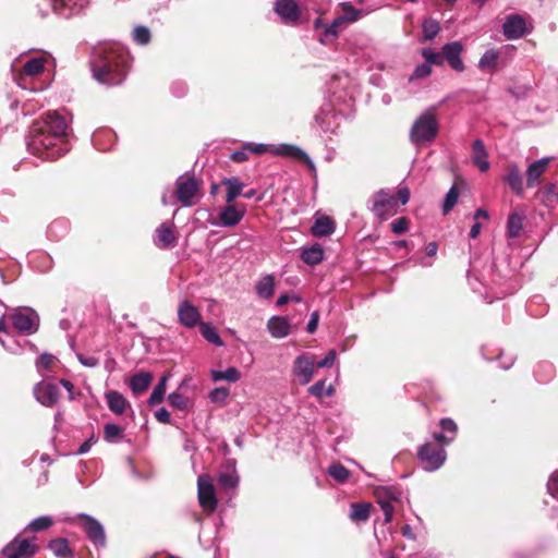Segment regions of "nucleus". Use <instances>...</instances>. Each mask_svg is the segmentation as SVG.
Instances as JSON below:
<instances>
[{
	"mask_svg": "<svg viewBox=\"0 0 558 558\" xmlns=\"http://www.w3.org/2000/svg\"><path fill=\"white\" fill-rule=\"evenodd\" d=\"M472 149H473V156H472L473 163L475 166H477L482 172H486L489 169V162L487 160L488 154L485 149L483 141L480 138L475 140L473 142Z\"/></svg>",
	"mask_w": 558,
	"mask_h": 558,
	"instance_id": "24",
	"label": "nucleus"
},
{
	"mask_svg": "<svg viewBox=\"0 0 558 558\" xmlns=\"http://www.w3.org/2000/svg\"><path fill=\"white\" fill-rule=\"evenodd\" d=\"M157 244L160 247L167 248L174 246L177 236L174 235L173 228L170 225L162 223L157 230Z\"/></svg>",
	"mask_w": 558,
	"mask_h": 558,
	"instance_id": "29",
	"label": "nucleus"
},
{
	"mask_svg": "<svg viewBox=\"0 0 558 558\" xmlns=\"http://www.w3.org/2000/svg\"><path fill=\"white\" fill-rule=\"evenodd\" d=\"M107 404L110 411L117 415H121L130 407L129 401L118 391L111 390L106 393Z\"/></svg>",
	"mask_w": 558,
	"mask_h": 558,
	"instance_id": "26",
	"label": "nucleus"
},
{
	"mask_svg": "<svg viewBox=\"0 0 558 558\" xmlns=\"http://www.w3.org/2000/svg\"><path fill=\"white\" fill-rule=\"evenodd\" d=\"M221 184L227 186L226 202L228 204H233L235 198L242 195L244 184L240 181L239 178H225L222 179Z\"/></svg>",
	"mask_w": 558,
	"mask_h": 558,
	"instance_id": "28",
	"label": "nucleus"
},
{
	"mask_svg": "<svg viewBox=\"0 0 558 558\" xmlns=\"http://www.w3.org/2000/svg\"><path fill=\"white\" fill-rule=\"evenodd\" d=\"M430 73H432V65L425 61V63H422L415 68L412 78L413 77H415V78L427 77Z\"/></svg>",
	"mask_w": 558,
	"mask_h": 558,
	"instance_id": "51",
	"label": "nucleus"
},
{
	"mask_svg": "<svg viewBox=\"0 0 558 558\" xmlns=\"http://www.w3.org/2000/svg\"><path fill=\"white\" fill-rule=\"evenodd\" d=\"M275 289V278L272 275H266L264 276L257 283H256V293L258 296L263 299H270L274 294Z\"/></svg>",
	"mask_w": 558,
	"mask_h": 558,
	"instance_id": "34",
	"label": "nucleus"
},
{
	"mask_svg": "<svg viewBox=\"0 0 558 558\" xmlns=\"http://www.w3.org/2000/svg\"><path fill=\"white\" fill-rule=\"evenodd\" d=\"M372 211L379 217L381 220L393 216L398 211L397 199L384 190L378 191L373 196Z\"/></svg>",
	"mask_w": 558,
	"mask_h": 558,
	"instance_id": "7",
	"label": "nucleus"
},
{
	"mask_svg": "<svg viewBox=\"0 0 558 558\" xmlns=\"http://www.w3.org/2000/svg\"><path fill=\"white\" fill-rule=\"evenodd\" d=\"M312 234L315 236H326L335 231V222L328 216L317 218L311 228Z\"/></svg>",
	"mask_w": 558,
	"mask_h": 558,
	"instance_id": "30",
	"label": "nucleus"
},
{
	"mask_svg": "<svg viewBox=\"0 0 558 558\" xmlns=\"http://www.w3.org/2000/svg\"><path fill=\"white\" fill-rule=\"evenodd\" d=\"M417 457L425 471L439 469L446 460V451L437 444L426 442L417 451Z\"/></svg>",
	"mask_w": 558,
	"mask_h": 558,
	"instance_id": "6",
	"label": "nucleus"
},
{
	"mask_svg": "<svg viewBox=\"0 0 558 558\" xmlns=\"http://www.w3.org/2000/svg\"><path fill=\"white\" fill-rule=\"evenodd\" d=\"M439 425L442 430L449 432L452 435H456L458 432V425L451 418H442Z\"/></svg>",
	"mask_w": 558,
	"mask_h": 558,
	"instance_id": "56",
	"label": "nucleus"
},
{
	"mask_svg": "<svg viewBox=\"0 0 558 558\" xmlns=\"http://www.w3.org/2000/svg\"><path fill=\"white\" fill-rule=\"evenodd\" d=\"M245 148L248 150V153L256 155H262L269 151V146L265 144L246 143Z\"/></svg>",
	"mask_w": 558,
	"mask_h": 558,
	"instance_id": "55",
	"label": "nucleus"
},
{
	"mask_svg": "<svg viewBox=\"0 0 558 558\" xmlns=\"http://www.w3.org/2000/svg\"><path fill=\"white\" fill-rule=\"evenodd\" d=\"M244 215V207L239 208L236 205L228 204L219 214V222L223 227H234L243 219Z\"/></svg>",
	"mask_w": 558,
	"mask_h": 558,
	"instance_id": "20",
	"label": "nucleus"
},
{
	"mask_svg": "<svg viewBox=\"0 0 558 558\" xmlns=\"http://www.w3.org/2000/svg\"><path fill=\"white\" fill-rule=\"evenodd\" d=\"M89 62L93 76L109 86L121 84L130 68L129 53L109 45L95 47Z\"/></svg>",
	"mask_w": 558,
	"mask_h": 558,
	"instance_id": "2",
	"label": "nucleus"
},
{
	"mask_svg": "<svg viewBox=\"0 0 558 558\" xmlns=\"http://www.w3.org/2000/svg\"><path fill=\"white\" fill-rule=\"evenodd\" d=\"M38 546L27 538L15 537L2 550L7 558H32Z\"/></svg>",
	"mask_w": 558,
	"mask_h": 558,
	"instance_id": "8",
	"label": "nucleus"
},
{
	"mask_svg": "<svg viewBox=\"0 0 558 558\" xmlns=\"http://www.w3.org/2000/svg\"><path fill=\"white\" fill-rule=\"evenodd\" d=\"M52 525V520L50 517H39L33 520L28 526L27 530L33 532H40L44 530L49 529Z\"/></svg>",
	"mask_w": 558,
	"mask_h": 558,
	"instance_id": "44",
	"label": "nucleus"
},
{
	"mask_svg": "<svg viewBox=\"0 0 558 558\" xmlns=\"http://www.w3.org/2000/svg\"><path fill=\"white\" fill-rule=\"evenodd\" d=\"M437 250H438V244L436 242H429L426 246H425V252H426V255L427 256H435L437 254Z\"/></svg>",
	"mask_w": 558,
	"mask_h": 558,
	"instance_id": "64",
	"label": "nucleus"
},
{
	"mask_svg": "<svg viewBox=\"0 0 558 558\" xmlns=\"http://www.w3.org/2000/svg\"><path fill=\"white\" fill-rule=\"evenodd\" d=\"M199 329H201V333L202 336L210 343H214L218 347H221L223 345V342L221 340V338L219 337V335L217 333V330L216 328L209 324V323H201L199 324Z\"/></svg>",
	"mask_w": 558,
	"mask_h": 558,
	"instance_id": "37",
	"label": "nucleus"
},
{
	"mask_svg": "<svg viewBox=\"0 0 558 558\" xmlns=\"http://www.w3.org/2000/svg\"><path fill=\"white\" fill-rule=\"evenodd\" d=\"M498 60V53L490 50L486 51L480 60L481 68H492L495 66Z\"/></svg>",
	"mask_w": 558,
	"mask_h": 558,
	"instance_id": "49",
	"label": "nucleus"
},
{
	"mask_svg": "<svg viewBox=\"0 0 558 558\" xmlns=\"http://www.w3.org/2000/svg\"><path fill=\"white\" fill-rule=\"evenodd\" d=\"M318 320H319V314L317 311H315L312 313L310 322L307 323V327H306V329L310 333H314L316 331L317 326H318Z\"/></svg>",
	"mask_w": 558,
	"mask_h": 558,
	"instance_id": "61",
	"label": "nucleus"
},
{
	"mask_svg": "<svg viewBox=\"0 0 558 558\" xmlns=\"http://www.w3.org/2000/svg\"><path fill=\"white\" fill-rule=\"evenodd\" d=\"M88 3V0H52V10L54 13L70 16L76 9H82Z\"/></svg>",
	"mask_w": 558,
	"mask_h": 558,
	"instance_id": "21",
	"label": "nucleus"
},
{
	"mask_svg": "<svg viewBox=\"0 0 558 558\" xmlns=\"http://www.w3.org/2000/svg\"><path fill=\"white\" fill-rule=\"evenodd\" d=\"M439 125L434 108L424 111L413 123L410 138L414 144L432 142L438 134Z\"/></svg>",
	"mask_w": 558,
	"mask_h": 558,
	"instance_id": "3",
	"label": "nucleus"
},
{
	"mask_svg": "<svg viewBox=\"0 0 558 558\" xmlns=\"http://www.w3.org/2000/svg\"><path fill=\"white\" fill-rule=\"evenodd\" d=\"M524 214L513 211L509 215L507 221V233L509 238H518L523 230Z\"/></svg>",
	"mask_w": 558,
	"mask_h": 558,
	"instance_id": "32",
	"label": "nucleus"
},
{
	"mask_svg": "<svg viewBox=\"0 0 558 558\" xmlns=\"http://www.w3.org/2000/svg\"><path fill=\"white\" fill-rule=\"evenodd\" d=\"M48 548L58 558H73L74 551L70 547L69 541L63 537L53 538L49 542Z\"/></svg>",
	"mask_w": 558,
	"mask_h": 558,
	"instance_id": "27",
	"label": "nucleus"
},
{
	"mask_svg": "<svg viewBox=\"0 0 558 558\" xmlns=\"http://www.w3.org/2000/svg\"><path fill=\"white\" fill-rule=\"evenodd\" d=\"M463 45L460 41H452L442 47L444 61H447L450 68L457 72H463L465 66L461 59Z\"/></svg>",
	"mask_w": 558,
	"mask_h": 558,
	"instance_id": "14",
	"label": "nucleus"
},
{
	"mask_svg": "<svg viewBox=\"0 0 558 558\" xmlns=\"http://www.w3.org/2000/svg\"><path fill=\"white\" fill-rule=\"evenodd\" d=\"M211 378L214 381L227 380L235 383L241 378V373L235 367H229L226 371H211Z\"/></svg>",
	"mask_w": 558,
	"mask_h": 558,
	"instance_id": "36",
	"label": "nucleus"
},
{
	"mask_svg": "<svg viewBox=\"0 0 558 558\" xmlns=\"http://www.w3.org/2000/svg\"><path fill=\"white\" fill-rule=\"evenodd\" d=\"M302 260L307 265H317L324 258V250L319 244H314L310 247H305L301 254Z\"/></svg>",
	"mask_w": 558,
	"mask_h": 558,
	"instance_id": "33",
	"label": "nucleus"
},
{
	"mask_svg": "<svg viewBox=\"0 0 558 558\" xmlns=\"http://www.w3.org/2000/svg\"><path fill=\"white\" fill-rule=\"evenodd\" d=\"M275 11L284 23L294 24L300 19V9L294 0H277Z\"/></svg>",
	"mask_w": 558,
	"mask_h": 558,
	"instance_id": "17",
	"label": "nucleus"
},
{
	"mask_svg": "<svg viewBox=\"0 0 558 558\" xmlns=\"http://www.w3.org/2000/svg\"><path fill=\"white\" fill-rule=\"evenodd\" d=\"M36 400L44 407H53L60 398V389L56 384L40 381L33 389Z\"/></svg>",
	"mask_w": 558,
	"mask_h": 558,
	"instance_id": "9",
	"label": "nucleus"
},
{
	"mask_svg": "<svg viewBox=\"0 0 558 558\" xmlns=\"http://www.w3.org/2000/svg\"><path fill=\"white\" fill-rule=\"evenodd\" d=\"M372 505L368 502H353L350 506L349 518L353 522H366L371 515Z\"/></svg>",
	"mask_w": 558,
	"mask_h": 558,
	"instance_id": "31",
	"label": "nucleus"
},
{
	"mask_svg": "<svg viewBox=\"0 0 558 558\" xmlns=\"http://www.w3.org/2000/svg\"><path fill=\"white\" fill-rule=\"evenodd\" d=\"M410 225V220L407 217H400L397 220L392 221L390 227L391 231L396 234L404 233Z\"/></svg>",
	"mask_w": 558,
	"mask_h": 558,
	"instance_id": "48",
	"label": "nucleus"
},
{
	"mask_svg": "<svg viewBox=\"0 0 558 558\" xmlns=\"http://www.w3.org/2000/svg\"><path fill=\"white\" fill-rule=\"evenodd\" d=\"M202 186V180L185 173L177 179L174 195L183 206L191 207L201 199Z\"/></svg>",
	"mask_w": 558,
	"mask_h": 558,
	"instance_id": "4",
	"label": "nucleus"
},
{
	"mask_svg": "<svg viewBox=\"0 0 558 558\" xmlns=\"http://www.w3.org/2000/svg\"><path fill=\"white\" fill-rule=\"evenodd\" d=\"M81 527L85 531L87 537L96 545H104L106 542L102 525L93 517L81 513L77 515Z\"/></svg>",
	"mask_w": 558,
	"mask_h": 558,
	"instance_id": "10",
	"label": "nucleus"
},
{
	"mask_svg": "<svg viewBox=\"0 0 558 558\" xmlns=\"http://www.w3.org/2000/svg\"><path fill=\"white\" fill-rule=\"evenodd\" d=\"M551 158L550 157H544L542 159H538L534 162H532L527 169H526V186L529 189L535 187L541 184L542 178L544 173L546 172L549 162Z\"/></svg>",
	"mask_w": 558,
	"mask_h": 558,
	"instance_id": "15",
	"label": "nucleus"
},
{
	"mask_svg": "<svg viewBox=\"0 0 558 558\" xmlns=\"http://www.w3.org/2000/svg\"><path fill=\"white\" fill-rule=\"evenodd\" d=\"M422 56L428 64L441 65L444 64V52H435L429 48H425L422 50Z\"/></svg>",
	"mask_w": 558,
	"mask_h": 558,
	"instance_id": "45",
	"label": "nucleus"
},
{
	"mask_svg": "<svg viewBox=\"0 0 558 558\" xmlns=\"http://www.w3.org/2000/svg\"><path fill=\"white\" fill-rule=\"evenodd\" d=\"M178 318L180 324L186 328H194L202 323L199 310L187 300L180 303L178 307Z\"/></svg>",
	"mask_w": 558,
	"mask_h": 558,
	"instance_id": "12",
	"label": "nucleus"
},
{
	"mask_svg": "<svg viewBox=\"0 0 558 558\" xmlns=\"http://www.w3.org/2000/svg\"><path fill=\"white\" fill-rule=\"evenodd\" d=\"M155 417L158 422L163 424H170V413L166 408H160L155 412Z\"/></svg>",
	"mask_w": 558,
	"mask_h": 558,
	"instance_id": "60",
	"label": "nucleus"
},
{
	"mask_svg": "<svg viewBox=\"0 0 558 558\" xmlns=\"http://www.w3.org/2000/svg\"><path fill=\"white\" fill-rule=\"evenodd\" d=\"M68 123L64 117L49 111L32 123L28 148L44 160H56L66 148Z\"/></svg>",
	"mask_w": 558,
	"mask_h": 558,
	"instance_id": "1",
	"label": "nucleus"
},
{
	"mask_svg": "<svg viewBox=\"0 0 558 558\" xmlns=\"http://www.w3.org/2000/svg\"><path fill=\"white\" fill-rule=\"evenodd\" d=\"M345 22L344 16L336 17L330 25L325 28L324 36L319 38L323 45H327L330 40L338 37V27Z\"/></svg>",
	"mask_w": 558,
	"mask_h": 558,
	"instance_id": "35",
	"label": "nucleus"
},
{
	"mask_svg": "<svg viewBox=\"0 0 558 558\" xmlns=\"http://www.w3.org/2000/svg\"><path fill=\"white\" fill-rule=\"evenodd\" d=\"M327 472L338 483H345L350 477V471L341 463L331 464Z\"/></svg>",
	"mask_w": 558,
	"mask_h": 558,
	"instance_id": "39",
	"label": "nucleus"
},
{
	"mask_svg": "<svg viewBox=\"0 0 558 558\" xmlns=\"http://www.w3.org/2000/svg\"><path fill=\"white\" fill-rule=\"evenodd\" d=\"M324 389H325V380H318L317 383H315L314 385H312L308 388V392L312 396H315L317 398H322L323 395H324Z\"/></svg>",
	"mask_w": 558,
	"mask_h": 558,
	"instance_id": "59",
	"label": "nucleus"
},
{
	"mask_svg": "<svg viewBox=\"0 0 558 558\" xmlns=\"http://www.w3.org/2000/svg\"><path fill=\"white\" fill-rule=\"evenodd\" d=\"M123 428L114 423H108L104 427V437L107 441L113 442L117 438L122 437Z\"/></svg>",
	"mask_w": 558,
	"mask_h": 558,
	"instance_id": "43",
	"label": "nucleus"
},
{
	"mask_svg": "<svg viewBox=\"0 0 558 558\" xmlns=\"http://www.w3.org/2000/svg\"><path fill=\"white\" fill-rule=\"evenodd\" d=\"M434 439L436 440L435 444L439 445V446H444V445H448L452 438H449L447 436H445L444 434L441 433H435L434 434Z\"/></svg>",
	"mask_w": 558,
	"mask_h": 558,
	"instance_id": "63",
	"label": "nucleus"
},
{
	"mask_svg": "<svg viewBox=\"0 0 558 558\" xmlns=\"http://www.w3.org/2000/svg\"><path fill=\"white\" fill-rule=\"evenodd\" d=\"M290 322L287 317L272 316L267 323V329L274 338H284L290 333Z\"/></svg>",
	"mask_w": 558,
	"mask_h": 558,
	"instance_id": "22",
	"label": "nucleus"
},
{
	"mask_svg": "<svg viewBox=\"0 0 558 558\" xmlns=\"http://www.w3.org/2000/svg\"><path fill=\"white\" fill-rule=\"evenodd\" d=\"M134 40L140 45H146L150 40V32L145 26H137L133 32Z\"/></svg>",
	"mask_w": 558,
	"mask_h": 558,
	"instance_id": "47",
	"label": "nucleus"
},
{
	"mask_svg": "<svg viewBox=\"0 0 558 558\" xmlns=\"http://www.w3.org/2000/svg\"><path fill=\"white\" fill-rule=\"evenodd\" d=\"M248 150L245 148V144L242 146L241 150H236L231 154L230 159L234 162H243L248 159Z\"/></svg>",
	"mask_w": 558,
	"mask_h": 558,
	"instance_id": "57",
	"label": "nucleus"
},
{
	"mask_svg": "<svg viewBox=\"0 0 558 558\" xmlns=\"http://www.w3.org/2000/svg\"><path fill=\"white\" fill-rule=\"evenodd\" d=\"M504 181L509 185V187L515 195H523V178L521 170L517 163H509L507 166Z\"/></svg>",
	"mask_w": 558,
	"mask_h": 558,
	"instance_id": "19",
	"label": "nucleus"
},
{
	"mask_svg": "<svg viewBox=\"0 0 558 558\" xmlns=\"http://www.w3.org/2000/svg\"><path fill=\"white\" fill-rule=\"evenodd\" d=\"M378 504L380 505V508L384 512L385 522L386 523L390 522L392 520V515H393V506L391 505V502L389 500H383V499H379Z\"/></svg>",
	"mask_w": 558,
	"mask_h": 558,
	"instance_id": "52",
	"label": "nucleus"
},
{
	"mask_svg": "<svg viewBox=\"0 0 558 558\" xmlns=\"http://www.w3.org/2000/svg\"><path fill=\"white\" fill-rule=\"evenodd\" d=\"M228 396H229V389L226 387H219V388H215L210 392L209 398L213 402H223Z\"/></svg>",
	"mask_w": 558,
	"mask_h": 558,
	"instance_id": "50",
	"label": "nucleus"
},
{
	"mask_svg": "<svg viewBox=\"0 0 558 558\" xmlns=\"http://www.w3.org/2000/svg\"><path fill=\"white\" fill-rule=\"evenodd\" d=\"M504 35L507 39H518L524 36L526 31L525 20L518 14L507 16L502 25Z\"/></svg>",
	"mask_w": 558,
	"mask_h": 558,
	"instance_id": "16",
	"label": "nucleus"
},
{
	"mask_svg": "<svg viewBox=\"0 0 558 558\" xmlns=\"http://www.w3.org/2000/svg\"><path fill=\"white\" fill-rule=\"evenodd\" d=\"M153 376L148 372H140L130 378V388L135 396H140L147 390Z\"/></svg>",
	"mask_w": 558,
	"mask_h": 558,
	"instance_id": "25",
	"label": "nucleus"
},
{
	"mask_svg": "<svg viewBox=\"0 0 558 558\" xmlns=\"http://www.w3.org/2000/svg\"><path fill=\"white\" fill-rule=\"evenodd\" d=\"M274 154L293 158L305 163L311 170H315V166L307 154L295 145L282 144L274 150Z\"/></svg>",
	"mask_w": 558,
	"mask_h": 558,
	"instance_id": "18",
	"label": "nucleus"
},
{
	"mask_svg": "<svg viewBox=\"0 0 558 558\" xmlns=\"http://www.w3.org/2000/svg\"><path fill=\"white\" fill-rule=\"evenodd\" d=\"M314 357L307 354L299 355L293 363V373L300 378V384H308L315 374Z\"/></svg>",
	"mask_w": 558,
	"mask_h": 558,
	"instance_id": "11",
	"label": "nucleus"
},
{
	"mask_svg": "<svg viewBox=\"0 0 558 558\" xmlns=\"http://www.w3.org/2000/svg\"><path fill=\"white\" fill-rule=\"evenodd\" d=\"M336 356H337L336 351L329 350L328 353L326 354V356L316 363V367L324 368V367L332 366L336 361Z\"/></svg>",
	"mask_w": 558,
	"mask_h": 558,
	"instance_id": "53",
	"label": "nucleus"
},
{
	"mask_svg": "<svg viewBox=\"0 0 558 558\" xmlns=\"http://www.w3.org/2000/svg\"><path fill=\"white\" fill-rule=\"evenodd\" d=\"M168 380V376L163 375L157 386L154 388L153 392L149 396L148 404L154 407L160 402H162L165 392H166V383Z\"/></svg>",
	"mask_w": 558,
	"mask_h": 558,
	"instance_id": "38",
	"label": "nucleus"
},
{
	"mask_svg": "<svg viewBox=\"0 0 558 558\" xmlns=\"http://www.w3.org/2000/svg\"><path fill=\"white\" fill-rule=\"evenodd\" d=\"M168 402L178 410H185L189 404V398L181 393L172 392L168 396Z\"/></svg>",
	"mask_w": 558,
	"mask_h": 558,
	"instance_id": "46",
	"label": "nucleus"
},
{
	"mask_svg": "<svg viewBox=\"0 0 558 558\" xmlns=\"http://www.w3.org/2000/svg\"><path fill=\"white\" fill-rule=\"evenodd\" d=\"M548 493L558 499V474H554L547 483Z\"/></svg>",
	"mask_w": 558,
	"mask_h": 558,
	"instance_id": "58",
	"label": "nucleus"
},
{
	"mask_svg": "<svg viewBox=\"0 0 558 558\" xmlns=\"http://www.w3.org/2000/svg\"><path fill=\"white\" fill-rule=\"evenodd\" d=\"M459 189L457 185H452L449 192L446 194L444 205H442V211L445 215H447L449 211L452 210V208L456 206L458 198H459Z\"/></svg>",
	"mask_w": 558,
	"mask_h": 558,
	"instance_id": "40",
	"label": "nucleus"
},
{
	"mask_svg": "<svg viewBox=\"0 0 558 558\" xmlns=\"http://www.w3.org/2000/svg\"><path fill=\"white\" fill-rule=\"evenodd\" d=\"M423 36H424V39L425 40H432L434 39L439 31H440V26H439V23L435 20H427L423 23Z\"/></svg>",
	"mask_w": 558,
	"mask_h": 558,
	"instance_id": "42",
	"label": "nucleus"
},
{
	"mask_svg": "<svg viewBox=\"0 0 558 558\" xmlns=\"http://www.w3.org/2000/svg\"><path fill=\"white\" fill-rule=\"evenodd\" d=\"M46 60L41 57L32 58L23 66V71L15 75L14 80L21 85V80H23L24 75L28 76H37L43 73L45 69Z\"/></svg>",
	"mask_w": 558,
	"mask_h": 558,
	"instance_id": "23",
	"label": "nucleus"
},
{
	"mask_svg": "<svg viewBox=\"0 0 558 558\" xmlns=\"http://www.w3.org/2000/svg\"><path fill=\"white\" fill-rule=\"evenodd\" d=\"M13 327L26 335L37 331L38 323L35 313L16 312L10 316Z\"/></svg>",
	"mask_w": 558,
	"mask_h": 558,
	"instance_id": "13",
	"label": "nucleus"
},
{
	"mask_svg": "<svg viewBox=\"0 0 558 558\" xmlns=\"http://www.w3.org/2000/svg\"><path fill=\"white\" fill-rule=\"evenodd\" d=\"M54 362H56V356H53L52 354H48V353H43L38 360L39 366L45 369H50L53 366Z\"/></svg>",
	"mask_w": 558,
	"mask_h": 558,
	"instance_id": "54",
	"label": "nucleus"
},
{
	"mask_svg": "<svg viewBox=\"0 0 558 558\" xmlns=\"http://www.w3.org/2000/svg\"><path fill=\"white\" fill-rule=\"evenodd\" d=\"M218 484L223 489H234L239 484V477L234 473H220Z\"/></svg>",
	"mask_w": 558,
	"mask_h": 558,
	"instance_id": "41",
	"label": "nucleus"
},
{
	"mask_svg": "<svg viewBox=\"0 0 558 558\" xmlns=\"http://www.w3.org/2000/svg\"><path fill=\"white\" fill-rule=\"evenodd\" d=\"M197 499L205 512L213 513L217 510L218 498L209 474H202L197 478Z\"/></svg>",
	"mask_w": 558,
	"mask_h": 558,
	"instance_id": "5",
	"label": "nucleus"
},
{
	"mask_svg": "<svg viewBox=\"0 0 558 558\" xmlns=\"http://www.w3.org/2000/svg\"><path fill=\"white\" fill-rule=\"evenodd\" d=\"M398 199L401 203V205H405L410 199V190L408 187H400L398 190Z\"/></svg>",
	"mask_w": 558,
	"mask_h": 558,
	"instance_id": "62",
	"label": "nucleus"
}]
</instances>
